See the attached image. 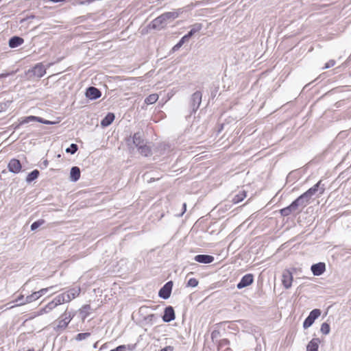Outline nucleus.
Returning a JSON list of instances; mask_svg holds the SVG:
<instances>
[{
  "mask_svg": "<svg viewBox=\"0 0 351 351\" xmlns=\"http://www.w3.org/2000/svg\"><path fill=\"white\" fill-rule=\"evenodd\" d=\"M64 302L63 295H58L51 302H49L44 308L40 310L38 315H43L47 313L58 305L62 304Z\"/></svg>",
  "mask_w": 351,
  "mask_h": 351,
  "instance_id": "nucleus-1",
  "label": "nucleus"
},
{
  "mask_svg": "<svg viewBox=\"0 0 351 351\" xmlns=\"http://www.w3.org/2000/svg\"><path fill=\"white\" fill-rule=\"evenodd\" d=\"M320 315L321 311L319 309H313L312 311H311L308 316L305 319L303 323V327L305 329L309 328L313 324L315 320L317 319Z\"/></svg>",
  "mask_w": 351,
  "mask_h": 351,
  "instance_id": "nucleus-2",
  "label": "nucleus"
},
{
  "mask_svg": "<svg viewBox=\"0 0 351 351\" xmlns=\"http://www.w3.org/2000/svg\"><path fill=\"white\" fill-rule=\"evenodd\" d=\"M293 280L292 272L289 269H285L282 274V284L283 287L288 289L291 287Z\"/></svg>",
  "mask_w": 351,
  "mask_h": 351,
  "instance_id": "nucleus-3",
  "label": "nucleus"
},
{
  "mask_svg": "<svg viewBox=\"0 0 351 351\" xmlns=\"http://www.w3.org/2000/svg\"><path fill=\"white\" fill-rule=\"evenodd\" d=\"M49 288H44L41 289L38 291H35L32 294L26 297L25 302H21L19 305H23L27 303L32 302L38 298H40L43 295L46 293Z\"/></svg>",
  "mask_w": 351,
  "mask_h": 351,
  "instance_id": "nucleus-4",
  "label": "nucleus"
},
{
  "mask_svg": "<svg viewBox=\"0 0 351 351\" xmlns=\"http://www.w3.org/2000/svg\"><path fill=\"white\" fill-rule=\"evenodd\" d=\"M49 288H44L41 289L38 291H35L32 294L26 297L25 302H21L19 305H23L27 303L32 302L38 298H40L43 295L46 293Z\"/></svg>",
  "mask_w": 351,
  "mask_h": 351,
  "instance_id": "nucleus-5",
  "label": "nucleus"
},
{
  "mask_svg": "<svg viewBox=\"0 0 351 351\" xmlns=\"http://www.w3.org/2000/svg\"><path fill=\"white\" fill-rule=\"evenodd\" d=\"M49 288H44L41 289L38 291H35L32 294L26 297L25 302H21L19 305H23L27 303L32 302L38 298H40L43 295L46 293Z\"/></svg>",
  "mask_w": 351,
  "mask_h": 351,
  "instance_id": "nucleus-6",
  "label": "nucleus"
},
{
  "mask_svg": "<svg viewBox=\"0 0 351 351\" xmlns=\"http://www.w3.org/2000/svg\"><path fill=\"white\" fill-rule=\"evenodd\" d=\"M173 288L172 281L167 282L159 291L158 295L163 299H167L170 297Z\"/></svg>",
  "mask_w": 351,
  "mask_h": 351,
  "instance_id": "nucleus-7",
  "label": "nucleus"
},
{
  "mask_svg": "<svg viewBox=\"0 0 351 351\" xmlns=\"http://www.w3.org/2000/svg\"><path fill=\"white\" fill-rule=\"evenodd\" d=\"M254 282V276L252 274H247L242 277L241 281L237 284V288L241 289L252 285Z\"/></svg>",
  "mask_w": 351,
  "mask_h": 351,
  "instance_id": "nucleus-8",
  "label": "nucleus"
},
{
  "mask_svg": "<svg viewBox=\"0 0 351 351\" xmlns=\"http://www.w3.org/2000/svg\"><path fill=\"white\" fill-rule=\"evenodd\" d=\"M8 168L10 172L14 173H18L21 171L22 169V165L21 162L16 158H12L10 160L8 165Z\"/></svg>",
  "mask_w": 351,
  "mask_h": 351,
  "instance_id": "nucleus-9",
  "label": "nucleus"
},
{
  "mask_svg": "<svg viewBox=\"0 0 351 351\" xmlns=\"http://www.w3.org/2000/svg\"><path fill=\"white\" fill-rule=\"evenodd\" d=\"M299 205H300L299 199H296L289 206L282 208L280 210V213L282 216H288L291 214V213L293 210H296Z\"/></svg>",
  "mask_w": 351,
  "mask_h": 351,
  "instance_id": "nucleus-10",
  "label": "nucleus"
},
{
  "mask_svg": "<svg viewBox=\"0 0 351 351\" xmlns=\"http://www.w3.org/2000/svg\"><path fill=\"white\" fill-rule=\"evenodd\" d=\"M322 183V180H319L317 184H315L313 186L310 188L300 196H299L297 199H299L300 202L302 199L305 197H311L312 195H315V193L318 191V189Z\"/></svg>",
  "mask_w": 351,
  "mask_h": 351,
  "instance_id": "nucleus-11",
  "label": "nucleus"
},
{
  "mask_svg": "<svg viewBox=\"0 0 351 351\" xmlns=\"http://www.w3.org/2000/svg\"><path fill=\"white\" fill-rule=\"evenodd\" d=\"M29 121H37L39 123L47 124V125L53 123V122L47 121V120H45L41 117L31 115V116L24 117L23 119V120L21 121V124L27 123Z\"/></svg>",
  "mask_w": 351,
  "mask_h": 351,
  "instance_id": "nucleus-12",
  "label": "nucleus"
},
{
  "mask_svg": "<svg viewBox=\"0 0 351 351\" xmlns=\"http://www.w3.org/2000/svg\"><path fill=\"white\" fill-rule=\"evenodd\" d=\"M71 318L70 317V315H63L61 316V317L60 318V319L58 320V323L57 324V330H64L65 329L69 322H71Z\"/></svg>",
  "mask_w": 351,
  "mask_h": 351,
  "instance_id": "nucleus-13",
  "label": "nucleus"
},
{
  "mask_svg": "<svg viewBox=\"0 0 351 351\" xmlns=\"http://www.w3.org/2000/svg\"><path fill=\"white\" fill-rule=\"evenodd\" d=\"M175 319V313L172 306L165 308L162 319L165 322H169Z\"/></svg>",
  "mask_w": 351,
  "mask_h": 351,
  "instance_id": "nucleus-14",
  "label": "nucleus"
},
{
  "mask_svg": "<svg viewBox=\"0 0 351 351\" xmlns=\"http://www.w3.org/2000/svg\"><path fill=\"white\" fill-rule=\"evenodd\" d=\"M311 271L315 276H320L326 271L324 263H319L311 266Z\"/></svg>",
  "mask_w": 351,
  "mask_h": 351,
  "instance_id": "nucleus-15",
  "label": "nucleus"
},
{
  "mask_svg": "<svg viewBox=\"0 0 351 351\" xmlns=\"http://www.w3.org/2000/svg\"><path fill=\"white\" fill-rule=\"evenodd\" d=\"M167 20L162 17V14L155 19L152 22V26L154 29H162L166 25Z\"/></svg>",
  "mask_w": 351,
  "mask_h": 351,
  "instance_id": "nucleus-16",
  "label": "nucleus"
},
{
  "mask_svg": "<svg viewBox=\"0 0 351 351\" xmlns=\"http://www.w3.org/2000/svg\"><path fill=\"white\" fill-rule=\"evenodd\" d=\"M33 73L34 75L41 77L46 73V68L43 63H38L33 68Z\"/></svg>",
  "mask_w": 351,
  "mask_h": 351,
  "instance_id": "nucleus-17",
  "label": "nucleus"
},
{
  "mask_svg": "<svg viewBox=\"0 0 351 351\" xmlns=\"http://www.w3.org/2000/svg\"><path fill=\"white\" fill-rule=\"evenodd\" d=\"M101 92L95 87H89L86 90V96L91 99H95L101 97Z\"/></svg>",
  "mask_w": 351,
  "mask_h": 351,
  "instance_id": "nucleus-18",
  "label": "nucleus"
},
{
  "mask_svg": "<svg viewBox=\"0 0 351 351\" xmlns=\"http://www.w3.org/2000/svg\"><path fill=\"white\" fill-rule=\"evenodd\" d=\"M195 261L201 263H210L214 261V257L210 255L199 254L194 258Z\"/></svg>",
  "mask_w": 351,
  "mask_h": 351,
  "instance_id": "nucleus-19",
  "label": "nucleus"
},
{
  "mask_svg": "<svg viewBox=\"0 0 351 351\" xmlns=\"http://www.w3.org/2000/svg\"><path fill=\"white\" fill-rule=\"evenodd\" d=\"M321 341L319 338L312 339L306 346V351H318L319 345Z\"/></svg>",
  "mask_w": 351,
  "mask_h": 351,
  "instance_id": "nucleus-20",
  "label": "nucleus"
},
{
  "mask_svg": "<svg viewBox=\"0 0 351 351\" xmlns=\"http://www.w3.org/2000/svg\"><path fill=\"white\" fill-rule=\"evenodd\" d=\"M81 176L80 169L78 167H73L70 172V178L73 182L77 181Z\"/></svg>",
  "mask_w": 351,
  "mask_h": 351,
  "instance_id": "nucleus-21",
  "label": "nucleus"
},
{
  "mask_svg": "<svg viewBox=\"0 0 351 351\" xmlns=\"http://www.w3.org/2000/svg\"><path fill=\"white\" fill-rule=\"evenodd\" d=\"M23 43V38L19 36H13L9 40V46L11 48H15L21 45Z\"/></svg>",
  "mask_w": 351,
  "mask_h": 351,
  "instance_id": "nucleus-22",
  "label": "nucleus"
},
{
  "mask_svg": "<svg viewBox=\"0 0 351 351\" xmlns=\"http://www.w3.org/2000/svg\"><path fill=\"white\" fill-rule=\"evenodd\" d=\"M114 119V114L112 112H109L101 121V125L103 127H107L110 125Z\"/></svg>",
  "mask_w": 351,
  "mask_h": 351,
  "instance_id": "nucleus-23",
  "label": "nucleus"
},
{
  "mask_svg": "<svg viewBox=\"0 0 351 351\" xmlns=\"http://www.w3.org/2000/svg\"><path fill=\"white\" fill-rule=\"evenodd\" d=\"M137 147L141 155L144 156H148L151 155V148L147 145H140Z\"/></svg>",
  "mask_w": 351,
  "mask_h": 351,
  "instance_id": "nucleus-24",
  "label": "nucleus"
},
{
  "mask_svg": "<svg viewBox=\"0 0 351 351\" xmlns=\"http://www.w3.org/2000/svg\"><path fill=\"white\" fill-rule=\"evenodd\" d=\"M158 99V95L156 93L151 94L147 97L145 99V102L147 104H153L156 103Z\"/></svg>",
  "mask_w": 351,
  "mask_h": 351,
  "instance_id": "nucleus-25",
  "label": "nucleus"
},
{
  "mask_svg": "<svg viewBox=\"0 0 351 351\" xmlns=\"http://www.w3.org/2000/svg\"><path fill=\"white\" fill-rule=\"evenodd\" d=\"M133 143L136 146L138 147L141 145V143H143V140L141 138V134L139 132H136L133 135Z\"/></svg>",
  "mask_w": 351,
  "mask_h": 351,
  "instance_id": "nucleus-26",
  "label": "nucleus"
},
{
  "mask_svg": "<svg viewBox=\"0 0 351 351\" xmlns=\"http://www.w3.org/2000/svg\"><path fill=\"white\" fill-rule=\"evenodd\" d=\"M178 13L176 12H168L162 14V17H165L166 20L175 19L178 17Z\"/></svg>",
  "mask_w": 351,
  "mask_h": 351,
  "instance_id": "nucleus-27",
  "label": "nucleus"
},
{
  "mask_svg": "<svg viewBox=\"0 0 351 351\" xmlns=\"http://www.w3.org/2000/svg\"><path fill=\"white\" fill-rule=\"evenodd\" d=\"M38 176H39V171L37 169H35L27 175L26 180L27 182H30L36 180L38 177Z\"/></svg>",
  "mask_w": 351,
  "mask_h": 351,
  "instance_id": "nucleus-28",
  "label": "nucleus"
},
{
  "mask_svg": "<svg viewBox=\"0 0 351 351\" xmlns=\"http://www.w3.org/2000/svg\"><path fill=\"white\" fill-rule=\"evenodd\" d=\"M201 29H202V25L196 24L194 25V27L187 34L185 35V36H186V38L189 39L194 34L199 32Z\"/></svg>",
  "mask_w": 351,
  "mask_h": 351,
  "instance_id": "nucleus-29",
  "label": "nucleus"
},
{
  "mask_svg": "<svg viewBox=\"0 0 351 351\" xmlns=\"http://www.w3.org/2000/svg\"><path fill=\"white\" fill-rule=\"evenodd\" d=\"M330 325L328 323H323L321 325L320 331L324 335H328L330 332Z\"/></svg>",
  "mask_w": 351,
  "mask_h": 351,
  "instance_id": "nucleus-30",
  "label": "nucleus"
},
{
  "mask_svg": "<svg viewBox=\"0 0 351 351\" xmlns=\"http://www.w3.org/2000/svg\"><path fill=\"white\" fill-rule=\"evenodd\" d=\"M198 283H199L198 280L195 278H190L188 280L186 286L190 287H195L198 285Z\"/></svg>",
  "mask_w": 351,
  "mask_h": 351,
  "instance_id": "nucleus-31",
  "label": "nucleus"
},
{
  "mask_svg": "<svg viewBox=\"0 0 351 351\" xmlns=\"http://www.w3.org/2000/svg\"><path fill=\"white\" fill-rule=\"evenodd\" d=\"M45 223L44 219H39L34 222L31 226V230H34Z\"/></svg>",
  "mask_w": 351,
  "mask_h": 351,
  "instance_id": "nucleus-32",
  "label": "nucleus"
},
{
  "mask_svg": "<svg viewBox=\"0 0 351 351\" xmlns=\"http://www.w3.org/2000/svg\"><path fill=\"white\" fill-rule=\"evenodd\" d=\"M90 332H83V333H79L77 335L75 339L77 341H82L83 339H85L90 337Z\"/></svg>",
  "mask_w": 351,
  "mask_h": 351,
  "instance_id": "nucleus-33",
  "label": "nucleus"
},
{
  "mask_svg": "<svg viewBox=\"0 0 351 351\" xmlns=\"http://www.w3.org/2000/svg\"><path fill=\"white\" fill-rule=\"evenodd\" d=\"M77 151V145L76 144H71L70 147H68L66 149L67 153H70L71 154H75Z\"/></svg>",
  "mask_w": 351,
  "mask_h": 351,
  "instance_id": "nucleus-34",
  "label": "nucleus"
},
{
  "mask_svg": "<svg viewBox=\"0 0 351 351\" xmlns=\"http://www.w3.org/2000/svg\"><path fill=\"white\" fill-rule=\"evenodd\" d=\"M193 99L194 101H197L198 104H199L201 102V99H202V93L199 91L195 92L193 95Z\"/></svg>",
  "mask_w": 351,
  "mask_h": 351,
  "instance_id": "nucleus-35",
  "label": "nucleus"
},
{
  "mask_svg": "<svg viewBox=\"0 0 351 351\" xmlns=\"http://www.w3.org/2000/svg\"><path fill=\"white\" fill-rule=\"evenodd\" d=\"M188 39L186 38V36H184L178 42V44H176L173 49H178L180 48L184 43L186 40H187Z\"/></svg>",
  "mask_w": 351,
  "mask_h": 351,
  "instance_id": "nucleus-36",
  "label": "nucleus"
},
{
  "mask_svg": "<svg viewBox=\"0 0 351 351\" xmlns=\"http://www.w3.org/2000/svg\"><path fill=\"white\" fill-rule=\"evenodd\" d=\"M128 348H129V346L121 345L117 346L116 348L118 351H125Z\"/></svg>",
  "mask_w": 351,
  "mask_h": 351,
  "instance_id": "nucleus-37",
  "label": "nucleus"
},
{
  "mask_svg": "<svg viewBox=\"0 0 351 351\" xmlns=\"http://www.w3.org/2000/svg\"><path fill=\"white\" fill-rule=\"evenodd\" d=\"M229 344V341L228 339H221L219 342V346L221 347L222 346H227Z\"/></svg>",
  "mask_w": 351,
  "mask_h": 351,
  "instance_id": "nucleus-38",
  "label": "nucleus"
},
{
  "mask_svg": "<svg viewBox=\"0 0 351 351\" xmlns=\"http://www.w3.org/2000/svg\"><path fill=\"white\" fill-rule=\"evenodd\" d=\"M174 348L171 346H168L165 347L164 348L161 349L160 351H173Z\"/></svg>",
  "mask_w": 351,
  "mask_h": 351,
  "instance_id": "nucleus-39",
  "label": "nucleus"
},
{
  "mask_svg": "<svg viewBox=\"0 0 351 351\" xmlns=\"http://www.w3.org/2000/svg\"><path fill=\"white\" fill-rule=\"evenodd\" d=\"M335 62L334 60H330V61H329L328 62H327V63L326 64L325 67H326V68H329V67H330V66H334V65H335Z\"/></svg>",
  "mask_w": 351,
  "mask_h": 351,
  "instance_id": "nucleus-40",
  "label": "nucleus"
},
{
  "mask_svg": "<svg viewBox=\"0 0 351 351\" xmlns=\"http://www.w3.org/2000/svg\"><path fill=\"white\" fill-rule=\"evenodd\" d=\"M8 75H9V73H1V74H0V79L6 77Z\"/></svg>",
  "mask_w": 351,
  "mask_h": 351,
  "instance_id": "nucleus-41",
  "label": "nucleus"
},
{
  "mask_svg": "<svg viewBox=\"0 0 351 351\" xmlns=\"http://www.w3.org/2000/svg\"><path fill=\"white\" fill-rule=\"evenodd\" d=\"M244 197H245V194H243V195H242V197H241V199H237V202L241 201V200H242Z\"/></svg>",
  "mask_w": 351,
  "mask_h": 351,
  "instance_id": "nucleus-42",
  "label": "nucleus"
},
{
  "mask_svg": "<svg viewBox=\"0 0 351 351\" xmlns=\"http://www.w3.org/2000/svg\"><path fill=\"white\" fill-rule=\"evenodd\" d=\"M23 295H21L20 297L18 298V299L16 300V301H19L20 300L21 298H23Z\"/></svg>",
  "mask_w": 351,
  "mask_h": 351,
  "instance_id": "nucleus-43",
  "label": "nucleus"
},
{
  "mask_svg": "<svg viewBox=\"0 0 351 351\" xmlns=\"http://www.w3.org/2000/svg\"><path fill=\"white\" fill-rule=\"evenodd\" d=\"M324 188H322V189H321V192H320V193H321V194H323V193H324Z\"/></svg>",
  "mask_w": 351,
  "mask_h": 351,
  "instance_id": "nucleus-44",
  "label": "nucleus"
},
{
  "mask_svg": "<svg viewBox=\"0 0 351 351\" xmlns=\"http://www.w3.org/2000/svg\"><path fill=\"white\" fill-rule=\"evenodd\" d=\"M110 351H118V350H117V348H114V349L111 350Z\"/></svg>",
  "mask_w": 351,
  "mask_h": 351,
  "instance_id": "nucleus-45",
  "label": "nucleus"
}]
</instances>
